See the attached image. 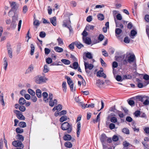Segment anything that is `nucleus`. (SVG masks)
I'll return each mask as SVG.
<instances>
[{
  "mask_svg": "<svg viewBox=\"0 0 149 149\" xmlns=\"http://www.w3.org/2000/svg\"><path fill=\"white\" fill-rule=\"evenodd\" d=\"M35 80L37 84H41L45 83L48 79L45 76L39 75L35 77Z\"/></svg>",
  "mask_w": 149,
  "mask_h": 149,
  "instance_id": "f257e3e1",
  "label": "nucleus"
},
{
  "mask_svg": "<svg viewBox=\"0 0 149 149\" xmlns=\"http://www.w3.org/2000/svg\"><path fill=\"white\" fill-rule=\"evenodd\" d=\"M61 129L63 130H67V133H70L72 130V127L71 125L67 122H64L62 125L61 127Z\"/></svg>",
  "mask_w": 149,
  "mask_h": 149,
  "instance_id": "f03ea898",
  "label": "nucleus"
},
{
  "mask_svg": "<svg viewBox=\"0 0 149 149\" xmlns=\"http://www.w3.org/2000/svg\"><path fill=\"white\" fill-rule=\"evenodd\" d=\"M22 141L18 140L15 141L13 142L12 145L16 147H19L23 148L24 147L23 144L22 143Z\"/></svg>",
  "mask_w": 149,
  "mask_h": 149,
  "instance_id": "7ed1b4c3",
  "label": "nucleus"
},
{
  "mask_svg": "<svg viewBox=\"0 0 149 149\" xmlns=\"http://www.w3.org/2000/svg\"><path fill=\"white\" fill-rule=\"evenodd\" d=\"M10 6L12 8L11 10L12 11H16L18 7V5L16 4L15 2H13L10 3Z\"/></svg>",
  "mask_w": 149,
  "mask_h": 149,
  "instance_id": "20e7f679",
  "label": "nucleus"
},
{
  "mask_svg": "<svg viewBox=\"0 0 149 149\" xmlns=\"http://www.w3.org/2000/svg\"><path fill=\"white\" fill-rule=\"evenodd\" d=\"M107 138L105 134H102L101 136L100 140L103 146H104V144L105 143V142L107 141Z\"/></svg>",
  "mask_w": 149,
  "mask_h": 149,
  "instance_id": "39448f33",
  "label": "nucleus"
},
{
  "mask_svg": "<svg viewBox=\"0 0 149 149\" xmlns=\"http://www.w3.org/2000/svg\"><path fill=\"white\" fill-rule=\"evenodd\" d=\"M84 65L86 71L87 72V69L91 70L93 67V65L91 64H89L84 61Z\"/></svg>",
  "mask_w": 149,
  "mask_h": 149,
  "instance_id": "423d86ee",
  "label": "nucleus"
},
{
  "mask_svg": "<svg viewBox=\"0 0 149 149\" xmlns=\"http://www.w3.org/2000/svg\"><path fill=\"white\" fill-rule=\"evenodd\" d=\"M135 58L134 54H131L127 58V61L130 63L134 61Z\"/></svg>",
  "mask_w": 149,
  "mask_h": 149,
  "instance_id": "0eeeda50",
  "label": "nucleus"
},
{
  "mask_svg": "<svg viewBox=\"0 0 149 149\" xmlns=\"http://www.w3.org/2000/svg\"><path fill=\"white\" fill-rule=\"evenodd\" d=\"M96 75L97 77H103L104 78L106 77V74L103 73V71L101 70H99L97 72Z\"/></svg>",
  "mask_w": 149,
  "mask_h": 149,
  "instance_id": "6e6552de",
  "label": "nucleus"
},
{
  "mask_svg": "<svg viewBox=\"0 0 149 149\" xmlns=\"http://www.w3.org/2000/svg\"><path fill=\"white\" fill-rule=\"evenodd\" d=\"M81 125L80 123L79 122H78L77 125V136L78 137H79L80 132V128Z\"/></svg>",
  "mask_w": 149,
  "mask_h": 149,
  "instance_id": "1a4fd4ad",
  "label": "nucleus"
},
{
  "mask_svg": "<svg viewBox=\"0 0 149 149\" xmlns=\"http://www.w3.org/2000/svg\"><path fill=\"white\" fill-rule=\"evenodd\" d=\"M50 20L51 23L54 26H56V17H54L50 18Z\"/></svg>",
  "mask_w": 149,
  "mask_h": 149,
  "instance_id": "9d476101",
  "label": "nucleus"
},
{
  "mask_svg": "<svg viewBox=\"0 0 149 149\" xmlns=\"http://www.w3.org/2000/svg\"><path fill=\"white\" fill-rule=\"evenodd\" d=\"M83 41L85 43L88 45L91 44V39L89 38L88 37H83Z\"/></svg>",
  "mask_w": 149,
  "mask_h": 149,
  "instance_id": "9b49d317",
  "label": "nucleus"
},
{
  "mask_svg": "<svg viewBox=\"0 0 149 149\" xmlns=\"http://www.w3.org/2000/svg\"><path fill=\"white\" fill-rule=\"evenodd\" d=\"M42 96L43 97V100L45 102H47L48 101V99L47 98L48 95L46 92H44L42 93Z\"/></svg>",
  "mask_w": 149,
  "mask_h": 149,
  "instance_id": "f8f14e48",
  "label": "nucleus"
},
{
  "mask_svg": "<svg viewBox=\"0 0 149 149\" xmlns=\"http://www.w3.org/2000/svg\"><path fill=\"white\" fill-rule=\"evenodd\" d=\"M72 137L71 136L68 134L65 135L63 137V140L65 141H69L71 139Z\"/></svg>",
  "mask_w": 149,
  "mask_h": 149,
  "instance_id": "ddd939ff",
  "label": "nucleus"
},
{
  "mask_svg": "<svg viewBox=\"0 0 149 149\" xmlns=\"http://www.w3.org/2000/svg\"><path fill=\"white\" fill-rule=\"evenodd\" d=\"M7 48L9 56L10 58H11L12 57V49L10 48V45L9 46H7Z\"/></svg>",
  "mask_w": 149,
  "mask_h": 149,
  "instance_id": "4468645a",
  "label": "nucleus"
},
{
  "mask_svg": "<svg viewBox=\"0 0 149 149\" xmlns=\"http://www.w3.org/2000/svg\"><path fill=\"white\" fill-rule=\"evenodd\" d=\"M7 61V58L6 57H5L3 59V66L4 69L5 70H6L7 68L8 65V62Z\"/></svg>",
  "mask_w": 149,
  "mask_h": 149,
  "instance_id": "2eb2a0df",
  "label": "nucleus"
},
{
  "mask_svg": "<svg viewBox=\"0 0 149 149\" xmlns=\"http://www.w3.org/2000/svg\"><path fill=\"white\" fill-rule=\"evenodd\" d=\"M114 20L116 23V27H120L121 28H123V26L122 23L118 22L115 18V19Z\"/></svg>",
  "mask_w": 149,
  "mask_h": 149,
  "instance_id": "dca6fc26",
  "label": "nucleus"
},
{
  "mask_svg": "<svg viewBox=\"0 0 149 149\" xmlns=\"http://www.w3.org/2000/svg\"><path fill=\"white\" fill-rule=\"evenodd\" d=\"M136 98L139 101H142L143 99L147 98V97L145 96L139 95L136 96Z\"/></svg>",
  "mask_w": 149,
  "mask_h": 149,
  "instance_id": "f3484780",
  "label": "nucleus"
},
{
  "mask_svg": "<svg viewBox=\"0 0 149 149\" xmlns=\"http://www.w3.org/2000/svg\"><path fill=\"white\" fill-rule=\"evenodd\" d=\"M54 49L56 52L60 53L62 52L63 51L62 48L58 46L55 47Z\"/></svg>",
  "mask_w": 149,
  "mask_h": 149,
  "instance_id": "a211bd4d",
  "label": "nucleus"
},
{
  "mask_svg": "<svg viewBox=\"0 0 149 149\" xmlns=\"http://www.w3.org/2000/svg\"><path fill=\"white\" fill-rule=\"evenodd\" d=\"M62 87L63 92L65 93L66 92L67 87L66 83L65 81H63L62 84Z\"/></svg>",
  "mask_w": 149,
  "mask_h": 149,
  "instance_id": "6ab92c4d",
  "label": "nucleus"
},
{
  "mask_svg": "<svg viewBox=\"0 0 149 149\" xmlns=\"http://www.w3.org/2000/svg\"><path fill=\"white\" fill-rule=\"evenodd\" d=\"M65 146L66 148H70L72 147V143L69 142L67 141L64 143Z\"/></svg>",
  "mask_w": 149,
  "mask_h": 149,
  "instance_id": "aec40b11",
  "label": "nucleus"
},
{
  "mask_svg": "<svg viewBox=\"0 0 149 149\" xmlns=\"http://www.w3.org/2000/svg\"><path fill=\"white\" fill-rule=\"evenodd\" d=\"M36 93L37 96L38 98H40L42 96L41 91L39 89H37L36 91Z\"/></svg>",
  "mask_w": 149,
  "mask_h": 149,
  "instance_id": "412c9836",
  "label": "nucleus"
},
{
  "mask_svg": "<svg viewBox=\"0 0 149 149\" xmlns=\"http://www.w3.org/2000/svg\"><path fill=\"white\" fill-rule=\"evenodd\" d=\"M19 102L20 104L23 105L26 103V100L24 98L21 97L19 99Z\"/></svg>",
  "mask_w": 149,
  "mask_h": 149,
  "instance_id": "4be33fe9",
  "label": "nucleus"
},
{
  "mask_svg": "<svg viewBox=\"0 0 149 149\" xmlns=\"http://www.w3.org/2000/svg\"><path fill=\"white\" fill-rule=\"evenodd\" d=\"M143 78L146 81L147 84H149V75L147 74H145L144 75Z\"/></svg>",
  "mask_w": 149,
  "mask_h": 149,
  "instance_id": "5701e85b",
  "label": "nucleus"
},
{
  "mask_svg": "<svg viewBox=\"0 0 149 149\" xmlns=\"http://www.w3.org/2000/svg\"><path fill=\"white\" fill-rule=\"evenodd\" d=\"M0 103L3 106L5 105V103L4 101L3 97V94H2V95L0 96Z\"/></svg>",
  "mask_w": 149,
  "mask_h": 149,
  "instance_id": "b1692460",
  "label": "nucleus"
},
{
  "mask_svg": "<svg viewBox=\"0 0 149 149\" xmlns=\"http://www.w3.org/2000/svg\"><path fill=\"white\" fill-rule=\"evenodd\" d=\"M33 66L32 65H30L26 71V73H29L31 72L33 69Z\"/></svg>",
  "mask_w": 149,
  "mask_h": 149,
  "instance_id": "393cba45",
  "label": "nucleus"
},
{
  "mask_svg": "<svg viewBox=\"0 0 149 149\" xmlns=\"http://www.w3.org/2000/svg\"><path fill=\"white\" fill-rule=\"evenodd\" d=\"M62 63L65 65H69L70 64V61L68 59H63L61 60Z\"/></svg>",
  "mask_w": 149,
  "mask_h": 149,
  "instance_id": "a878e982",
  "label": "nucleus"
},
{
  "mask_svg": "<svg viewBox=\"0 0 149 149\" xmlns=\"http://www.w3.org/2000/svg\"><path fill=\"white\" fill-rule=\"evenodd\" d=\"M78 64L77 62H74L73 64V66L71 65H70V67L72 68H74V69H76L78 68Z\"/></svg>",
  "mask_w": 149,
  "mask_h": 149,
  "instance_id": "bb28decb",
  "label": "nucleus"
},
{
  "mask_svg": "<svg viewBox=\"0 0 149 149\" xmlns=\"http://www.w3.org/2000/svg\"><path fill=\"white\" fill-rule=\"evenodd\" d=\"M17 139L19 140V141H23L24 140V137L22 135L18 134L17 136Z\"/></svg>",
  "mask_w": 149,
  "mask_h": 149,
  "instance_id": "cd10ccee",
  "label": "nucleus"
},
{
  "mask_svg": "<svg viewBox=\"0 0 149 149\" xmlns=\"http://www.w3.org/2000/svg\"><path fill=\"white\" fill-rule=\"evenodd\" d=\"M97 18L98 19L102 21L104 19V16L103 14L100 13L97 15Z\"/></svg>",
  "mask_w": 149,
  "mask_h": 149,
  "instance_id": "c85d7f7f",
  "label": "nucleus"
},
{
  "mask_svg": "<svg viewBox=\"0 0 149 149\" xmlns=\"http://www.w3.org/2000/svg\"><path fill=\"white\" fill-rule=\"evenodd\" d=\"M17 116V118L20 120H24L25 119V117L21 114V113L19 114Z\"/></svg>",
  "mask_w": 149,
  "mask_h": 149,
  "instance_id": "c756f323",
  "label": "nucleus"
},
{
  "mask_svg": "<svg viewBox=\"0 0 149 149\" xmlns=\"http://www.w3.org/2000/svg\"><path fill=\"white\" fill-rule=\"evenodd\" d=\"M115 31L116 36H117V35H119L121 33L122 30L118 28L116 29Z\"/></svg>",
  "mask_w": 149,
  "mask_h": 149,
  "instance_id": "7c9ffc66",
  "label": "nucleus"
},
{
  "mask_svg": "<svg viewBox=\"0 0 149 149\" xmlns=\"http://www.w3.org/2000/svg\"><path fill=\"white\" fill-rule=\"evenodd\" d=\"M28 92L31 95L34 96L35 95V92L32 89L29 88L28 90Z\"/></svg>",
  "mask_w": 149,
  "mask_h": 149,
  "instance_id": "2f4dec72",
  "label": "nucleus"
},
{
  "mask_svg": "<svg viewBox=\"0 0 149 149\" xmlns=\"http://www.w3.org/2000/svg\"><path fill=\"white\" fill-rule=\"evenodd\" d=\"M66 78L67 80V83L69 85L73 84V82H72V81L70 77L67 76V77Z\"/></svg>",
  "mask_w": 149,
  "mask_h": 149,
  "instance_id": "473e14b6",
  "label": "nucleus"
},
{
  "mask_svg": "<svg viewBox=\"0 0 149 149\" xmlns=\"http://www.w3.org/2000/svg\"><path fill=\"white\" fill-rule=\"evenodd\" d=\"M31 50L30 54L31 55H33V54L35 49L34 46L33 44H31Z\"/></svg>",
  "mask_w": 149,
  "mask_h": 149,
  "instance_id": "72a5a7b5",
  "label": "nucleus"
},
{
  "mask_svg": "<svg viewBox=\"0 0 149 149\" xmlns=\"http://www.w3.org/2000/svg\"><path fill=\"white\" fill-rule=\"evenodd\" d=\"M67 117L66 116H64L61 117L60 119V121L61 122H62L64 121L67 120Z\"/></svg>",
  "mask_w": 149,
  "mask_h": 149,
  "instance_id": "f704fd0d",
  "label": "nucleus"
},
{
  "mask_svg": "<svg viewBox=\"0 0 149 149\" xmlns=\"http://www.w3.org/2000/svg\"><path fill=\"white\" fill-rule=\"evenodd\" d=\"M75 44L76 46L79 49H80L83 47L82 44L79 42H75Z\"/></svg>",
  "mask_w": 149,
  "mask_h": 149,
  "instance_id": "c9c22d12",
  "label": "nucleus"
},
{
  "mask_svg": "<svg viewBox=\"0 0 149 149\" xmlns=\"http://www.w3.org/2000/svg\"><path fill=\"white\" fill-rule=\"evenodd\" d=\"M16 131L17 133H22L23 132V130L19 127H17L16 129Z\"/></svg>",
  "mask_w": 149,
  "mask_h": 149,
  "instance_id": "e433bc0d",
  "label": "nucleus"
},
{
  "mask_svg": "<svg viewBox=\"0 0 149 149\" xmlns=\"http://www.w3.org/2000/svg\"><path fill=\"white\" fill-rule=\"evenodd\" d=\"M18 20V15L15 14L14 16L12 17V21L15 22Z\"/></svg>",
  "mask_w": 149,
  "mask_h": 149,
  "instance_id": "4c0bfd02",
  "label": "nucleus"
},
{
  "mask_svg": "<svg viewBox=\"0 0 149 149\" xmlns=\"http://www.w3.org/2000/svg\"><path fill=\"white\" fill-rule=\"evenodd\" d=\"M19 127H26V123L24 122H21L19 124Z\"/></svg>",
  "mask_w": 149,
  "mask_h": 149,
  "instance_id": "58836bf2",
  "label": "nucleus"
},
{
  "mask_svg": "<svg viewBox=\"0 0 149 149\" xmlns=\"http://www.w3.org/2000/svg\"><path fill=\"white\" fill-rule=\"evenodd\" d=\"M111 121L113 123H116L117 121V118L115 117H113L110 119Z\"/></svg>",
  "mask_w": 149,
  "mask_h": 149,
  "instance_id": "ea45409f",
  "label": "nucleus"
},
{
  "mask_svg": "<svg viewBox=\"0 0 149 149\" xmlns=\"http://www.w3.org/2000/svg\"><path fill=\"white\" fill-rule=\"evenodd\" d=\"M122 132L126 134H129V131L127 128H124L123 129Z\"/></svg>",
  "mask_w": 149,
  "mask_h": 149,
  "instance_id": "a19ab883",
  "label": "nucleus"
},
{
  "mask_svg": "<svg viewBox=\"0 0 149 149\" xmlns=\"http://www.w3.org/2000/svg\"><path fill=\"white\" fill-rule=\"evenodd\" d=\"M39 36L41 38H44L46 36V33L44 31H41L40 33Z\"/></svg>",
  "mask_w": 149,
  "mask_h": 149,
  "instance_id": "79ce46f5",
  "label": "nucleus"
},
{
  "mask_svg": "<svg viewBox=\"0 0 149 149\" xmlns=\"http://www.w3.org/2000/svg\"><path fill=\"white\" fill-rule=\"evenodd\" d=\"M141 114V112L139 111H136L134 113L135 116L136 117L139 116Z\"/></svg>",
  "mask_w": 149,
  "mask_h": 149,
  "instance_id": "37998d69",
  "label": "nucleus"
},
{
  "mask_svg": "<svg viewBox=\"0 0 149 149\" xmlns=\"http://www.w3.org/2000/svg\"><path fill=\"white\" fill-rule=\"evenodd\" d=\"M104 38V36L103 35L100 34L98 37V40L100 41H101L103 40Z\"/></svg>",
  "mask_w": 149,
  "mask_h": 149,
  "instance_id": "c03bdc74",
  "label": "nucleus"
},
{
  "mask_svg": "<svg viewBox=\"0 0 149 149\" xmlns=\"http://www.w3.org/2000/svg\"><path fill=\"white\" fill-rule=\"evenodd\" d=\"M86 57L89 59H91L93 57L91 54L90 52H87L86 55Z\"/></svg>",
  "mask_w": 149,
  "mask_h": 149,
  "instance_id": "a18cd8bd",
  "label": "nucleus"
},
{
  "mask_svg": "<svg viewBox=\"0 0 149 149\" xmlns=\"http://www.w3.org/2000/svg\"><path fill=\"white\" fill-rule=\"evenodd\" d=\"M116 79L118 81H123L122 77L119 75H118L116 76Z\"/></svg>",
  "mask_w": 149,
  "mask_h": 149,
  "instance_id": "49530a36",
  "label": "nucleus"
},
{
  "mask_svg": "<svg viewBox=\"0 0 149 149\" xmlns=\"http://www.w3.org/2000/svg\"><path fill=\"white\" fill-rule=\"evenodd\" d=\"M57 41L58 42V44L59 45H63V40L62 39L60 38H58L57 39Z\"/></svg>",
  "mask_w": 149,
  "mask_h": 149,
  "instance_id": "de8ad7c7",
  "label": "nucleus"
},
{
  "mask_svg": "<svg viewBox=\"0 0 149 149\" xmlns=\"http://www.w3.org/2000/svg\"><path fill=\"white\" fill-rule=\"evenodd\" d=\"M131 35L132 36H134L137 34V32L134 30H132L131 31Z\"/></svg>",
  "mask_w": 149,
  "mask_h": 149,
  "instance_id": "09e8293b",
  "label": "nucleus"
},
{
  "mask_svg": "<svg viewBox=\"0 0 149 149\" xmlns=\"http://www.w3.org/2000/svg\"><path fill=\"white\" fill-rule=\"evenodd\" d=\"M19 109L20 111L23 112L26 110V108L24 106H20L19 107Z\"/></svg>",
  "mask_w": 149,
  "mask_h": 149,
  "instance_id": "8fccbe9b",
  "label": "nucleus"
},
{
  "mask_svg": "<svg viewBox=\"0 0 149 149\" xmlns=\"http://www.w3.org/2000/svg\"><path fill=\"white\" fill-rule=\"evenodd\" d=\"M44 71L45 73L49 71V69L47 65H45L44 66Z\"/></svg>",
  "mask_w": 149,
  "mask_h": 149,
  "instance_id": "3c124183",
  "label": "nucleus"
},
{
  "mask_svg": "<svg viewBox=\"0 0 149 149\" xmlns=\"http://www.w3.org/2000/svg\"><path fill=\"white\" fill-rule=\"evenodd\" d=\"M115 127V125L113 123H111L109 125V128L111 130L114 129Z\"/></svg>",
  "mask_w": 149,
  "mask_h": 149,
  "instance_id": "603ef678",
  "label": "nucleus"
},
{
  "mask_svg": "<svg viewBox=\"0 0 149 149\" xmlns=\"http://www.w3.org/2000/svg\"><path fill=\"white\" fill-rule=\"evenodd\" d=\"M16 24L15 23V22H13L12 21V22L10 24V27L11 28H13V29L15 28L16 26Z\"/></svg>",
  "mask_w": 149,
  "mask_h": 149,
  "instance_id": "864d4df0",
  "label": "nucleus"
},
{
  "mask_svg": "<svg viewBox=\"0 0 149 149\" xmlns=\"http://www.w3.org/2000/svg\"><path fill=\"white\" fill-rule=\"evenodd\" d=\"M116 17L118 20H121L122 19V16L121 15L120 13L116 15Z\"/></svg>",
  "mask_w": 149,
  "mask_h": 149,
  "instance_id": "5fc2aeb1",
  "label": "nucleus"
},
{
  "mask_svg": "<svg viewBox=\"0 0 149 149\" xmlns=\"http://www.w3.org/2000/svg\"><path fill=\"white\" fill-rule=\"evenodd\" d=\"M124 42L126 43H128L130 42V40L127 37H125L124 39Z\"/></svg>",
  "mask_w": 149,
  "mask_h": 149,
  "instance_id": "6e6d98bb",
  "label": "nucleus"
},
{
  "mask_svg": "<svg viewBox=\"0 0 149 149\" xmlns=\"http://www.w3.org/2000/svg\"><path fill=\"white\" fill-rule=\"evenodd\" d=\"M50 52V50L47 48H45V54H49Z\"/></svg>",
  "mask_w": 149,
  "mask_h": 149,
  "instance_id": "4d7b16f0",
  "label": "nucleus"
},
{
  "mask_svg": "<svg viewBox=\"0 0 149 149\" xmlns=\"http://www.w3.org/2000/svg\"><path fill=\"white\" fill-rule=\"evenodd\" d=\"M94 26L92 25H89L88 26H86L85 29H90L93 30L94 28Z\"/></svg>",
  "mask_w": 149,
  "mask_h": 149,
  "instance_id": "13d9d810",
  "label": "nucleus"
},
{
  "mask_svg": "<svg viewBox=\"0 0 149 149\" xmlns=\"http://www.w3.org/2000/svg\"><path fill=\"white\" fill-rule=\"evenodd\" d=\"M31 100L33 102H35L37 101V98L35 95L32 96L31 98Z\"/></svg>",
  "mask_w": 149,
  "mask_h": 149,
  "instance_id": "bf43d9fd",
  "label": "nucleus"
},
{
  "mask_svg": "<svg viewBox=\"0 0 149 149\" xmlns=\"http://www.w3.org/2000/svg\"><path fill=\"white\" fill-rule=\"evenodd\" d=\"M96 84L99 85H102L104 84V82L102 80L98 79L96 81Z\"/></svg>",
  "mask_w": 149,
  "mask_h": 149,
  "instance_id": "052dcab7",
  "label": "nucleus"
},
{
  "mask_svg": "<svg viewBox=\"0 0 149 149\" xmlns=\"http://www.w3.org/2000/svg\"><path fill=\"white\" fill-rule=\"evenodd\" d=\"M117 113L119 116L120 118H123L124 116V114L123 113H122L121 112L117 111Z\"/></svg>",
  "mask_w": 149,
  "mask_h": 149,
  "instance_id": "680f3d73",
  "label": "nucleus"
},
{
  "mask_svg": "<svg viewBox=\"0 0 149 149\" xmlns=\"http://www.w3.org/2000/svg\"><path fill=\"white\" fill-rule=\"evenodd\" d=\"M33 24L35 26H38L40 24L39 21L37 20H35L33 22Z\"/></svg>",
  "mask_w": 149,
  "mask_h": 149,
  "instance_id": "e2e57ef3",
  "label": "nucleus"
},
{
  "mask_svg": "<svg viewBox=\"0 0 149 149\" xmlns=\"http://www.w3.org/2000/svg\"><path fill=\"white\" fill-rule=\"evenodd\" d=\"M118 66V64L117 63L116 61H114L112 63V67L113 68H116Z\"/></svg>",
  "mask_w": 149,
  "mask_h": 149,
  "instance_id": "0e129e2a",
  "label": "nucleus"
},
{
  "mask_svg": "<svg viewBox=\"0 0 149 149\" xmlns=\"http://www.w3.org/2000/svg\"><path fill=\"white\" fill-rule=\"evenodd\" d=\"M46 62L48 64H50L52 62V59L50 58H48L46 59Z\"/></svg>",
  "mask_w": 149,
  "mask_h": 149,
  "instance_id": "69168bd1",
  "label": "nucleus"
},
{
  "mask_svg": "<svg viewBox=\"0 0 149 149\" xmlns=\"http://www.w3.org/2000/svg\"><path fill=\"white\" fill-rule=\"evenodd\" d=\"M123 145L124 147H127L130 145V143L126 141H125L123 142Z\"/></svg>",
  "mask_w": 149,
  "mask_h": 149,
  "instance_id": "338daca9",
  "label": "nucleus"
},
{
  "mask_svg": "<svg viewBox=\"0 0 149 149\" xmlns=\"http://www.w3.org/2000/svg\"><path fill=\"white\" fill-rule=\"evenodd\" d=\"M144 130L146 133L149 134V127H145L144 128Z\"/></svg>",
  "mask_w": 149,
  "mask_h": 149,
  "instance_id": "774afa93",
  "label": "nucleus"
}]
</instances>
